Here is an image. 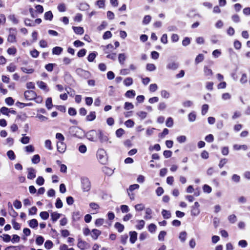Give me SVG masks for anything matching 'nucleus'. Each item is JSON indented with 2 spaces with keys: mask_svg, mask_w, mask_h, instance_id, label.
<instances>
[{
  "mask_svg": "<svg viewBox=\"0 0 250 250\" xmlns=\"http://www.w3.org/2000/svg\"><path fill=\"white\" fill-rule=\"evenodd\" d=\"M85 137L89 141L97 142L100 141L101 143L106 142L108 140L107 137L104 135L102 130L92 129L86 132Z\"/></svg>",
  "mask_w": 250,
  "mask_h": 250,
  "instance_id": "obj_1",
  "label": "nucleus"
},
{
  "mask_svg": "<svg viewBox=\"0 0 250 250\" xmlns=\"http://www.w3.org/2000/svg\"><path fill=\"white\" fill-rule=\"evenodd\" d=\"M97 157L99 162L102 164H105L107 161V154L104 149L100 148L98 150Z\"/></svg>",
  "mask_w": 250,
  "mask_h": 250,
  "instance_id": "obj_2",
  "label": "nucleus"
},
{
  "mask_svg": "<svg viewBox=\"0 0 250 250\" xmlns=\"http://www.w3.org/2000/svg\"><path fill=\"white\" fill-rule=\"evenodd\" d=\"M71 131L72 134L80 139H82L84 137H85L86 133L82 128L75 126L71 128Z\"/></svg>",
  "mask_w": 250,
  "mask_h": 250,
  "instance_id": "obj_3",
  "label": "nucleus"
},
{
  "mask_svg": "<svg viewBox=\"0 0 250 250\" xmlns=\"http://www.w3.org/2000/svg\"><path fill=\"white\" fill-rule=\"evenodd\" d=\"M240 74L241 75L240 79L241 83H245L248 80L250 82V69L244 70L241 68Z\"/></svg>",
  "mask_w": 250,
  "mask_h": 250,
  "instance_id": "obj_4",
  "label": "nucleus"
},
{
  "mask_svg": "<svg viewBox=\"0 0 250 250\" xmlns=\"http://www.w3.org/2000/svg\"><path fill=\"white\" fill-rule=\"evenodd\" d=\"M82 188L83 191H88L91 188V184L89 180L86 178L82 179Z\"/></svg>",
  "mask_w": 250,
  "mask_h": 250,
  "instance_id": "obj_5",
  "label": "nucleus"
},
{
  "mask_svg": "<svg viewBox=\"0 0 250 250\" xmlns=\"http://www.w3.org/2000/svg\"><path fill=\"white\" fill-rule=\"evenodd\" d=\"M16 30L14 29H10L9 30V35L7 38L8 42L11 43L15 42H16Z\"/></svg>",
  "mask_w": 250,
  "mask_h": 250,
  "instance_id": "obj_6",
  "label": "nucleus"
},
{
  "mask_svg": "<svg viewBox=\"0 0 250 250\" xmlns=\"http://www.w3.org/2000/svg\"><path fill=\"white\" fill-rule=\"evenodd\" d=\"M24 95L27 100H32L35 98L36 93L33 90H27L25 91Z\"/></svg>",
  "mask_w": 250,
  "mask_h": 250,
  "instance_id": "obj_7",
  "label": "nucleus"
},
{
  "mask_svg": "<svg viewBox=\"0 0 250 250\" xmlns=\"http://www.w3.org/2000/svg\"><path fill=\"white\" fill-rule=\"evenodd\" d=\"M89 207L92 214H96L99 212L100 209V206L95 202H91L89 204Z\"/></svg>",
  "mask_w": 250,
  "mask_h": 250,
  "instance_id": "obj_8",
  "label": "nucleus"
},
{
  "mask_svg": "<svg viewBox=\"0 0 250 250\" xmlns=\"http://www.w3.org/2000/svg\"><path fill=\"white\" fill-rule=\"evenodd\" d=\"M57 148L58 151L61 153H64L66 149V146L65 144L63 142L58 141L57 143Z\"/></svg>",
  "mask_w": 250,
  "mask_h": 250,
  "instance_id": "obj_9",
  "label": "nucleus"
},
{
  "mask_svg": "<svg viewBox=\"0 0 250 250\" xmlns=\"http://www.w3.org/2000/svg\"><path fill=\"white\" fill-rule=\"evenodd\" d=\"M37 84L40 89L44 92H48L49 91V87H48L47 84L44 82L41 81H39L37 82Z\"/></svg>",
  "mask_w": 250,
  "mask_h": 250,
  "instance_id": "obj_10",
  "label": "nucleus"
},
{
  "mask_svg": "<svg viewBox=\"0 0 250 250\" xmlns=\"http://www.w3.org/2000/svg\"><path fill=\"white\" fill-rule=\"evenodd\" d=\"M241 69L239 67H236L231 73V76L234 81L237 80L239 75L241 74Z\"/></svg>",
  "mask_w": 250,
  "mask_h": 250,
  "instance_id": "obj_11",
  "label": "nucleus"
},
{
  "mask_svg": "<svg viewBox=\"0 0 250 250\" xmlns=\"http://www.w3.org/2000/svg\"><path fill=\"white\" fill-rule=\"evenodd\" d=\"M178 63L175 62H168L166 66V67L167 69L172 70H176L178 68Z\"/></svg>",
  "mask_w": 250,
  "mask_h": 250,
  "instance_id": "obj_12",
  "label": "nucleus"
},
{
  "mask_svg": "<svg viewBox=\"0 0 250 250\" xmlns=\"http://www.w3.org/2000/svg\"><path fill=\"white\" fill-rule=\"evenodd\" d=\"M101 234V231L100 230L96 229H92L90 232L91 236L94 240H97Z\"/></svg>",
  "mask_w": 250,
  "mask_h": 250,
  "instance_id": "obj_13",
  "label": "nucleus"
},
{
  "mask_svg": "<svg viewBox=\"0 0 250 250\" xmlns=\"http://www.w3.org/2000/svg\"><path fill=\"white\" fill-rule=\"evenodd\" d=\"M145 224L144 220H137L136 221L135 228L138 230H141L144 228Z\"/></svg>",
  "mask_w": 250,
  "mask_h": 250,
  "instance_id": "obj_14",
  "label": "nucleus"
},
{
  "mask_svg": "<svg viewBox=\"0 0 250 250\" xmlns=\"http://www.w3.org/2000/svg\"><path fill=\"white\" fill-rule=\"evenodd\" d=\"M87 246L88 244L86 242L82 240L81 239H78L77 246L81 250H84L86 249Z\"/></svg>",
  "mask_w": 250,
  "mask_h": 250,
  "instance_id": "obj_15",
  "label": "nucleus"
},
{
  "mask_svg": "<svg viewBox=\"0 0 250 250\" xmlns=\"http://www.w3.org/2000/svg\"><path fill=\"white\" fill-rule=\"evenodd\" d=\"M83 216L82 213L80 211H75L72 214V219L75 221H78L81 219Z\"/></svg>",
  "mask_w": 250,
  "mask_h": 250,
  "instance_id": "obj_16",
  "label": "nucleus"
},
{
  "mask_svg": "<svg viewBox=\"0 0 250 250\" xmlns=\"http://www.w3.org/2000/svg\"><path fill=\"white\" fill-rule=\"evenodd\" d=\"M28 174L27 178L29 179H33L36 177V171L35 169L33 168H28L27 169Z\"/></svg>",
  "mask_w": 250,
  "mask_h": 250,
  "instance_id": "obj_17",
  "label": "nucleus"
},
{
  "mask_svg": "<svg viewBox=\"0 0 250 250\" xmlns=\"http://www.w3.org/2000/svg\"><path fill=\"white\" fill-rule=\"evenodd\" d=\"M130 238L129 241L131 243L134 244L137 239V233L135 231H130L129 233Z\"/></svg>",
  "mask_w": 250,
  "mask_h": 250,
  "instance_id": "obj_18",
  "label": "nucleus"
},
{
  "mask_svg": "<svg viewBox=\"0 0 250 250\" xmlns=\"http://www.w3.org/2000/svg\"><path fill=\"white\" fill-rule=\"evenodd\" d=\"M233 148L235 150H239L242 149L243 150L246 151L248 149V146L246 145H239L235 144L233 146Z\"/></svg>",
  "mask_w": 250,
  "mask_h": 250,
  "instance_id": "obj_19",
  "label": "nucleus"
},
{
  "mask_svg": "<svg viewBox=\"0 0 250 250\" xmlns=\"http://www.w3.org/2000/svg\"><path fill=\"white\" fill-rule=\"evenodd\" d=\"M152 211L150 208H146L145 209V215L144 216V218L146 220H149L152 218Z\"/></svg>",
  "mask_w": 250,
  "mask_h": 250,
  "instance_id": "obj_20",
  "label": "nucleus"
},
{
  "mask_svg": "<svg viewBox=\"0 0 250 250\" xmlns=\"http://www.w3.org/2000/svg\"><path fill=\"white\" fill-rule=\"evenodd\" d=\"M96 113L95 111H91L89 112V114L86 116V119L87 121H92L94 120L96 118Z\"/></svg>",
  "mask_w": 250,
  "mask_h": 250,
  "instance_id": "obj_21",
  "label": "nucleus"
},
{
  "mask_svg": "<svg viewBox=\"0 0 250 250\" xmlns=\"http://www.w3.org/2000/svg\"><path fill=\"white\" fill-rule=\"evenodd\" d=\"M74 32L78 35H82L84 33L83 28L80 26H73L72 27Z\"/></svg>",
  "mask_w": 250,
  "mask_h": 250,
  "instance_id": "obj_22",
  "label": "nucleus"
},
{
  "mask_svg": "<svg viewBox=\"0 0 250 250\" xmlns=\"http://www.w3.org/2000/svg\"><path fill=\"white\" fill-rule=\"evenodd\" d=\"M0 111L2 114H3L4 115H8L9 113L10 112H12L14 114L15 113V111H14V110L10 111L9 109L6 107H2V108H1Z\"/></svg>",
  "mask_w": 250,
  "mask_h": 250,
  "instance_id": "obj_23",
  "label": "nucleus"
},
{
  "mask_svg": "<svg viewBox=\"0 0 250 250\" xmlns=\"http://www.w3.org/2000/svg\"><path fill=\"white\" fill-rule=\"evenodd\" d=\"M53 243L49 240H46L44 244V247L46 250H50L53 247Z\"/></svg>",
  "mask_w": 250,
  "mask_h": 250,
  "instance_id": "obj_24",
  "label": "nucleus"
},
{
  "mask_svg": "<svg viewBox=\"0 0 250 250\" xmlns=\"http://www.w3.org/2000/svg\"><path fill=\"white\" fill-rule=\"evenodd\" d=\"M114 227L115 229L118 230L119 232H122L124 229V226L119 222H116L115 224Z\"/></svg>",
  "mask_w": 250,
  "mask_h": 250,
  "instance_id": "obj_25",
  "label": "nucleus"
},
{
  "mask_svg": "<svg viewBox=\"0 0 250 250\" xmlns=\"http://www.w3.org/2000/svg\"><path fill=\"white\" fill-rule=\"evenodd\" d=\"M61 214L57 212H53L51 214V217L52 221L56 222L60 217Z\"/></svg>",
  "mask_w": 250,
  "mask_h": 250,
  "instance_id": "obj_26",
  "label": "nucleus"
},
{
  "mask_svg": "<svg viewBox=\"0 0 250 250\" xmlns=\"http://www.w3.org/2000/svg\"><path fill=\"white\" fill-rule=\"evenodd\" d=\"M105 0H98L96 1L95 5L99 8H104Z\"/></svg>",
  "mask_w": 250,
  "mask_h": 250,
  "instance_id": "obj_27",
  "label": "nucleus"
},
{
  "mask_svg": "<svg viewBox=\"0 0 250 250\" xmlns=\"http://www.w3.org/2000/svg\"><path fill=\"white\" fill-rule=\"evenodd\" d=\"M29 226L31 228L35 229L38 227V222L36 219H33L29 221Z\"/></svg>",
  "mask_w": 250,
  "mask_h": 250,
  "instance_id": "obj_28",
  "label": "nucleus"
},
{
  "mask_svg": "<svg viewBox=\"0 0 250 250\" xmlns=\"http://www.w3.org/2000/svg\"><path fill=\"white\" fill-rule=\"evenodd\" d=\"M62 47L56 46L53 48L52 53L54 55H60L62 52Z\"/></svg>",
  "mask_w": 250,
  "mask_h": 250,
  "instance_id": "obj_29",
  "label": "nucleus"
},
{
  "mask_svg": "<svg viewBox=\"0 0 250 250\" xmlns=\"http://www.w3.org/2000/svg\"><path fill=\"white\" fill-rule=\"evenodd\" d=\"M126 59V56L125 53H120L118 55V60L120 64H123Z\"/></svg>",
  "mask_w": 250,
  "mask_h": 250,
  "instance_id": "obj_30",
  "label": "nucleus"
},
{
  "mask_svg": "<svg viewBox=\"0 0 250 250\" xmlns=\"http://www.w3.org/2000/svg\"><path fill=\"white\" fill-rule=\"evenodd\" d=\"M97 54H98L96 52H93L90 53L87 57L88 61L89 62H92L96 57Z\"/></svg>",
  "mask_w": 250,
  "mask_h": 250,
  "instance_id": "obj_31",
  "label": "nucleus"
},
{
  "mask_svg": "<svg viewBox=\"0 0 250 250\" xmlns=\"http://www.w3.org/2000/svg\"><path fill=\"white\" fill-rule=\"evenodd\" d=\"M44 241V238L42 236H37L36 238V243L38 246L42 245Z\"/></svg>",
  "mask_w": 250,
  "mask_h": 250,
  "instance_id": "obj_32",
  "label": "nucleus"
},
{
  "mask_svg": "<svg viewBox=\"0 0 250 250\" xmlns=\"http://www.w3.org/2000/svg\"><path fill=\"white\" fill-rule=\"evenodd\" d=\"M204 72L206 76H212V75H213L212 70L207 66H205L204 67Z\"/></svg>",
  "mask_w": 250,
  "mask_h": 250,
  "instance_id": "obj_33",
  "label": "nucleus"
},
{
  "mask_svg": "<svg viewBox=\"0 0 250 250\" xmlns=\"http://www.w3.org/2000/svg\"><path fill=\"white\" fill-rule=\"evenodd\" d=\"M24 149L27 153H32L35 151V147L33 145H30L25 146Z\"/></svg>",
  "mask_w": 250,
  "mask_h": 250,
  "instance_id": "obj_34",
  "label": "nucleus"
},
{
  "mask_svg": "<svg viewBox=\"0 0 250 250\" xmlns=\"http://www.w3.org/2000/svg\"><path fill=\"white\" fill-rule=\"evenodd\" d=\"M104 222V220L103 218H99L96 219L95 221V225L97 227H99L102 226Z\"/></svg>",
  "mask_w": 250,
  "mask_h": 250,
  "instance_id": "obj_35",
  "label": "nucleus"
},
{
  "mask_svg": "<svg viewBox=\"0 0 250 250\" xmlns=\"http://www.w3.org/2000/svg\"><path fill=\"white\" fill-rule=\"evenodd\" d=\"M123 83L125 86H129L133 83V79L130 77L126 78L124 80Z\"/></svg>",
  "mask_w": 250,
  "mask_h": 250,
  "instance_id": "obj_36",
  "label": "nucleus"
},
{
  "mask_svg": "<svg viewBox=\"0 0 250 250\" xmlns=\"http://www.w3.org/2000/svg\"><path fill=\"white\" fill-rule=\"evenodd\" d=\"M45 105L48 109H50L52 107L53 104L51 98L49 97L47 98L45 101Z\"/></svg>",
  "mask_w": 250,
  "mask_h": 250,
  "instance_id": "obj_37",
  "label": "nucleus"
},
{
  "mask_svg": "<svg viewBox=\"0 0 250 250\" xmlns=\"http://www.w3.org/2000/svg\"><path fill=\"white\" fill-rule=\"evenodd\" d=\"M187 234L185 231H182L180 233L179 238L181 242H184L187 238Z\"/></svg>",
  "mask_w": 250,
  "mask_h": 250,
  "instance_id": "obj_38",
  "label": "nucleus"
},
{
  "mask_svg": "<svg viewBox=\"0 0 250 250\" xmlns=\"http://www.w3.org/2000/svg\"><path fill=\"white\" fill-rule=\"evenodd\" d=\"M21 70L25 73L32 74L34 72V69L31 67H21Z\"/></svg>",
  "mask_w": 250,
  "mask_h": 250,
  "instance_id": "obj_39",
  "label": "nucleus"
},
{
  "mask_svg": "<svg viewBox=\"0 0 250 250\" xmlns=\"http://www.w3.org/2000/svg\"><path fill=\"white\" fill-rule=\"evenodd\" d=\"M125 96L128 98H134L135 96V92L134 90H129L126 92Z\"/></svg>",
  "mask_w": 250,
  "mask_h": 250,
  "instance_id": "obj_40",
  "label": "nucleus"
},
{
  "mask_svg": "<svg viewBox=\"0 0 250 250\" xmlns=\"http://www.w3.org/2000/svg\"><path fill=\"white\" fill-rule=\"evenodd\" d=\"M44 17V19L46 20L51 21L53 18V14H52V12L50 11H49L45 13Z\"/></svg>",
  "mask_w": 250,
  "mask_h": 250,
  "instance_id": "obj_41",
  "label": "nucleus"
},
{
  "mask_svg": "<svg viewBox=\"0 0 250 250\" xmlns=\"http://www.w3.org/2000/svg\"><path fill=\"white\" fill-rule=\"evenodd\" d=\"M196 118V115L195 112H192L188 114V119L189 122H194Z\"/></svg>",
  "mask_w": 250,
  "mask_h": 250,
  "instance_id": "obj_42",
  "label": "nucleus"
},
{
  "mask_svg": "<svg viewBox=\"0 0 250 250\" xmlns=\"http://www.w3.org/2000/svg\"><path fill=\"white\" fill-rule=\"evenodd\" d=\"M136 211H141L145 209V205L143 204H138L134 206Z\"/></svg>",
  "mask_w": 250,
  "mask_h": 250,
  "instance_id": "obj_43",
  "label": "nucleus"
},
{
  "mask_svg": "<svg viewBox=\"0 0 250 250\" xmlns=\"http://www.w3.org/2000/svg\"><path fill=\"white\" fill-rule=\"evenodd\" d=\"M161 95L162 98L165 99H168L170 97L169 92L166 90H162L161 91Z\"/></svg>",
  "mask_w": 250,
  "mask_h": 250,
  "instance_id": "obj_44",
  "label": "nucleus"
},
{
  "mask_svg": "<svg viewBox=\"0 0 250 250\" xmlns=\"http://www.w3.org/2000/svg\"><path fill=\"white\" fill-rule=\"evenodd\" d=\"M162 214L165 219H168L171 216V213L169 211L163 209L162 211Z\"/></svg>",
  "mask_w": 250,
  "mask_h": 250,
  "instance_id": "obj_45",
  "label": "nucleus"
},
{
  "mask_svg": "<svg viewBox=\"0 0 250 250\" xmlns=\"http://www.w3.org/2000/svg\"><path fill=\"white\" fill-rule=\"evenodd\" d=\"M30 138L28 136L23 135L21 139V142L23 144H27L29 143Z\"/></svg>",
  "mask_w": 250,
  "mask_h": 250,
  "instance_id": "obj_46",
  "label": "nucleus"
},
{
  "mask_svg": "<svg viewBox=\"0 0 250 250\" xmlns=\"http://www.w3.org/2000/svg\"><path fill=\"white\" fill-rule=\"evenodd\" d=\"M40 161V157L38 154L34 155L32 158V162L34 164L39 163Z\"/></svg>",
  "mask_w": 250,
  "mask_h": 250,
  "instance_id": "obj_47",
  "label": "nucleus"
},
{
  "mask_svg": "<svg viewBox=\"0 0 250 250\" xmlns=\"http://www.w3.org/2000/svg\"><path fill=\"white\" fill-rule=\"evenodd\" d=\"M8 18L14 24H17L19 22L17 17L15 15H9Z\"/></svg>",
  "mask_w": 250,
  "mask_h": 250,
  "instance_id": "obj_48",
  "label": "nucleus"
},
{
  "mask_svg": "<svg viewBox=\"0 0 250 250\" xmlns=\"http://www.w3.org/2000/svg\"><path fill=\"white\" fill-rule=\"evenodd\" d=\"M199 208L192 207L191 214L192 216H197L200 213Z\"/></svg>",
  "mask_w": 250,
  "mask_h": 250,
  "instance_id": "obj_49",
  "label": "nucleus"
},
{
  "mask_svg": "<svg viewBox=\"0 0 250 250\" xmlns=\"http://www.w3.org/2000/svg\"><path fill=\"white\" fill-rule=\"evenodd\" d=\"M44 146L48 150H51L52 149V143L50 140H46L45 141Z\"/></svg>",
  "mask_w": 250,
  "mask_h": 250,
  "instance_id": "obj_50",
  "label": "nucleus"
},
{
  "mask_svg": "<svg viewBox=\"0 0 250 250\" xmlns=\"http://www.w3.org/2000/svg\"><path fill=\"white\" fill-rule=\"evenodd\" d=\"M134 122L131 119H129L125 122V125L128 128L132 127L134 125Z\"/></svg>",
  "mask_w": 250,
  "mask_h": 250,
  "instance_id": "obj_51",
  "label": "nucleus"
},
{
  "mask_svg": "<svg viewBox=\"0 0 250 250\" xmlns=\"http://www.w3.org/2000/svg\"><path fill=\"white\" fill-rule=\"evenodd\" d=\"M158 88V85L156 83H152L149 86V90L151 92H155Z\"/></svg>",
  "mask_w": 250,
  "mask_h": 250,
  "instance_id": "obj_52",
  "label": "nucleus"
},
{
  "mask_svg": "<svg viewBox=\"0 0 250 250\" xmlns=\"http://www.w3.org/2000/svg\"><path fill=\"white\" fill-rule=\"evenodd\" d=\"M204 59V56L203 54H199L195 58V62L196 63H199L202 62Z\"/></svg>",
  "mask_w": 250,
  "mask_h": 250,
  "instance_id": "obj_53",
  "label": "nucleus"
},
{
  "mask_svg": "<svg viewBox=\"0 0 250 250\" xmlns=\"http://www.w3.org/2000/svg\"><path fill=\"white\" fill-rule=\"evenodd\" d=\"M79 151L81 153H85L87 151V147L85 145L81 144L78 148Z\"/></svg>",
  "mask_w": 250,
  "mask_h": 250,
  "instance_id": "obj_54",
  "label": "nucleus"
},
{
  "mask_svg": "<svg viewBox=\"0 0 250 250\" xmlns=\"http://www.w3.org/2000/svg\"><path fill=\"white\" fill-rule=\"evenodd\" d=\"M167 234V232L165 231H161L160 232L158 235V240L161 241H163L164 240L165 237Z\"/></svg>",
  "mask_w": 250,
  "mask_h": 250,
  "instance_id": "obj_55",
  "label": "nucleus"
},
{
  "mask_svg": "<svg viewBox=\"0 0 250 250\" xmlns=\"http://www.w3.org/2000/svg\"><path fill=\"white\" fill-rule=\"evenodd\" d=\"M40 216L43 220H47L49 218V215L47 211H42L40 213Z\"/></svg>",
  "mask_w": 250,
  "mask_h": 250,
  "instance_id": "obj_56",
  "label": "nucleus"
},
{
  "mask_svg": "<svg viewBox=\"0 0 250 250\" xmlns=\"http://www.w3.org/2000/svg\"><path fill=\"white\" fill-rule=\"evenodd\" d=\"M7 155L9 159L11 160H14L15 159V155L13 151L9 150L7 152Z\"/></svg>",
  "mask_w": 250,
  "mask_h": 250,
  "instance_id": "obj_57",
  "label": "nucleus"
},
{
  "mask_svg": "<svg viewBox=\"0 0 250 250\" xmlns=\"http://www.w3.org/2000/svg\"><path fill=\"white\" fill-rule=\"evenodd\" d=\"M13 205L16 209H20L21 208L22 205L20 201L16 200L13 202Z\"/></svg>",
  "mask_w": 250,
  "mask_h": 250,
  "instance_id": "obj_58",
  "label": "nucleus"
},
{
  "mask_svg": "<svg viewBox=\"0 0 250 250\" xmlns=\"http://www.w3.org/2000/svg\"><path fill=\"white\" fill-rule=\"evenodd\" d=\"M156 226L155 224L151 223L149 225L148 227V231H150V232L153 233L155 232L156 230Z\"/></svg>",
  "mask_w": 250,
  "mask_h": 250,
  "instance_id": "obj_59",
  "label": "nucleus"
},
{
  "mask_svg": "<svg viewBox=\"0 0 250 250\" xmlns=\"http://www.w3.org/2000/svg\"><path fill=\"white\" fill-rule=\"evenodd\" d=\"M137 115L139 116V117L143 120L146 118L147 116V113L145 111H139L137 113Z\"/></svg>",
  "mask_w": 250,
  "mask_h": 250,
  "instance_id": "obj_60",
  "label": "nucleus"
},
{
  "mask_svg": "<svg viewBox=\"0 0 250 250\" xmlns=\"http://www.w3.org/2000/svg\"><path fill=\"white\" fill-rule=\"evenodd\" d=\"M16 69V66L13 63H10L7 67V70L10 72H14L15 71Z\"/></svg>",
  "mask_w": 250,
  "mask_h": 250,
  "instance_id": "obj_61",
  "label": "nucleus"
},
{
  "mask_svg": "<svg viewBox=\"0 0 250 250\" xmlns=\"http://www.w3.org/2000/svg\"><path fill=\"white\" fill-rule=\"evenodd\" d=\"M7 52L9 55H15L17 52V49L15 47L8 48Z\"/></svg>",
  "mask_w": 250,
  "mask_h": 250,
  "instance_id": "obj_62",
  "label": "nucleus"
},
{
  "mask_svg": "<svg viewBox=\"0 0 250 250\" xmlns=\"http://www.w3.org/2000/svg\"><path fill=\"white\" fill-rule=\"evenodd\" d=\"M203 190L204 192L209 193L211 192V188L208 185H204L203 187Z\"/></svg>",
  "mask_w": 250,
  "mask_h": 250,
  "instance_id": "obj_63",
  "label": "nucleus"
},
{
  "mask_svg": "<svg viewBox=\"0 0 250 250\" xmlns=\"http://www.w3.org/2000/svg\"><path fill=\"white\" fill-rule=\"evenodd\" d=\"M5 250H21V247L20 246H11L5 248Z\"/></svg>",
  "mask_w": 250,
  "mask_h": 250,
  "instance_id": "obj_64",
  "label": "nucleus"
}]
</instances>
